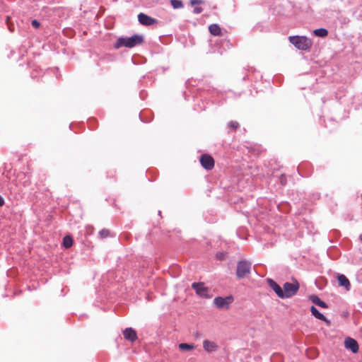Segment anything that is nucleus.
<instances>
[{
	"mask_svg": "<svg viewBox=\"0 0 362 362\" xmlns=\"http://www.w3.org/2000/svg\"><path fill=\"white\" fill-rule=\"evenodd\" d=\"M268 284L278 296V297L280 298H284V290L278 284L272 279H268Z\"/></svg>",
	"mask_w": 362,
	"mask_h": 362,
	"instance_id": "9b49d317",
	"label": "nucleus"
},
{
	"mask_svg": "<svg viewBox=\"0 0 362 362\" xmlns=\"http://www.w3.org/2000/svg\"><path fill=\"white\" fill-rule=\"evenodd\" d=\"M31 24L35 28H38L40 25V22L37 20H33Z\"/></svg>",
	"mask_w": 362,
	"mask_h": 362,
	"instance_id": "393cba45",
	"label": "nucleus"
},
{
	"mask_svg": "<svg viewBox=\"0 0 362 362\" xmlns=\"http://www.w3.org/2000/svg\"><path fill=\"white\" fill-rule=\"evenodd\" d=\"M310 312L317 319L321 320L325 322L327 325H329V320H328L321 313H320L315 306H311Z\"/></svg>",
	"mask_w": 362,
	"mask_h": 362,
	"instance_id": "ddd939ff",
	"label": "nucleus"
},
{
	"mask_svg": "<svg viewBox=\"0 0 362 362\" xmlns=\"http://www.w3.org/2000/svg\"><path fill=\"white\" fill-rule=\"evenodd\" d=\"M8 28H9V30H10L11 31H12V30H11V29H12V27L9 26V27H8Z\"/></svg>",
	"mask_w": 362,
	"mask_h": 362,
	"instance_id": "2f4dec72",
	"label": "nucleus"
},
{
	"mask_svg": "<svg viewBox=\"0 0 362 362\" xmlns=\"http://www.w3.org/2000/svg\"><path fill=\"white\" fill-rule=\"evenodd\" d=\"M203 11V8L201 6H195L194 8V13L196 14L202 13Z\"/></svg>",
	"mask_w": 362,
	"mask_h": 362,
	"instance_id": "a878e982",
	"label": "nucleus"
},
{
	"mask_svg": "<svg viewBox=\"0 0 362 362\" xmlns=\"http://www.w3.org/2000/svg\"><path fill=\"white\" fill-rule=\"evenodd\" d=\"M228 126V128H230L231 130L235 131L237 129L239 128L240 124L236 121H230V122H229Z\"/></svg>",
	"mask_w": 362,
	"mask_h": 362,
	"instance_id": "4be33fe9",
	"label": "nucleus"
},
{
	"mask_svg": "<svg viewBox=\"0 0 362 362\" xmlns=\"http://www.w3.org/2000/svg\"><path fill=\"white\" fill-rule=\"evenodd\" d=\"M310 299L311 301L317 305L318 306L323 308H327V305L322 300H321L317 296L313 295L310 296Z\"/></svg>",
	"mask_w": 362,
	"mask_h": 362,
	"instance_id": "dca6fc26",
	"label": "nucleus"
},
{
	"mask_svg": "<svg viewBox=\"0 0 362 362\" xmlns=\"http://www.w3.org/2000/svg\"><path fill=\"white\" fill-rule=\"evenodd\" d=\"M110 235V230L108 229H102L99 232V237L101 239L106 238Z\"/></svg>",
	"mask_w": 362,
	"mask_h": 362,
	"instance_id": "5701e85b",
	"label": "nucleus"
},
{
	"mask_svg": "<svg viewBox=\"0 0 362 362\" xmlns=\"http://www.w3.org/2000/svg\"><path fill=\"white\" fill-rule=\"evenodd\" d=\"M233 301V298L231 296L226 298L216 297L214 299V304L218 309H228Z\"/></svg>",
	"mask_w": 362,
	"mask_h": 362,
	"instance_id": "39448f33",
	"label": "nucleus"
},
{
	"mask_svg": "<svg viewBox=\"0 0 362 362\" xmlns=\"http://www.w3.org/2000/svg\"><path fill=\"white\" fill-rule=\"evenodd\" d=\"M210 33L214 36H220L221 35V29L218 24H211L209 26Z\"/></svg>",
	"mask_w": 362,
	"mask_h": 362,
	"instance_id": "2eb2a0df",
	"label": "nucleus"
},
{
	"mask_svg": "<svg viewBox=\"0 0 362 362\" xmlns=\"http://www.w3.org/2000/svg\"><path fill=\"white\" fill-rule=\"evenodd\" d=\"M204 4V1L203 0H191L190 1V4L192 6H194V5H197V4Z\"/></svg>",
	"mask_w": 362,
	"mask_h": 362,
	"instance_id": "b1692460",
	"label": "nucleus"
},
{
	"mask_svg": "<svg viewBox=\"0 0 362 362\" xmlns=\"http://www.w3.org/2000/svg\"><path fill=\"white\" fill-rule=\"evenodd\" d=\"M138 20L141 25L146 26L151 25L158 23L156 19L143 13H140L138 15Z\"/></svg>",
	"mask_w": 362,
	"mask_h": 362,
	"instance_id": "1a4fd4ad",
	"label": "nucleus"
},
{
	"mask_svg": "<svg viewBox=\"0 0 362 362\" xmlns=\"http://www.w3.org/2000/svg\"><path fill=\"white\" fill-rule=\"evenodd\" d=\"M280 182L282 185H285L286 184V177L284 175H281L280 177Z\"/></svg>",
	"mask_w": 362,
	"mask_h": 362,
	"instance_id": "bb28decb",
	"label": "nucleus"
},
{
	"mask_svg": "<svg viewBox=\"0 0 362 362\" xmlns=\"http://www.w3.org/2000/svg\"><path fill=\"white\" fill-rule=\"evenodd\" d=\"M73 244V239L71 236L66 235L63 239V245L66 248L70 247Z\"/></svg>",
	"mask_w": 362,
	"mask_h": 362,
	"instance_id": "a211bd4d",
	"label": "nucleus"
},
{
	"mask_svg": "<svg viewBox=\"0 0 362 362\" xmlns=\"http://www.w3.org/2000/svg\"><path fill=\"white\" fill-rule=\"evenodd\" d=\"M249 152L252 153L255 156H259L261 153L263 152V150H262L260 148H255L254 147H248Z\"/></svg>",
	"mask_w": 362,
	"mask_h": 362,
	"instance_id": "412c9836",
	"label": "nucleus"
},
{
	"mask_svg": "<svg viewBox=\"0 0 362 362\" xmlns=\"http://www.w3.org/2000/svg\"><path fill=\"white\" fill-rule=\"evenodd\" d=\"M360 240L362 242V234L360 235Z\"/></svg>",
	"mask_w": 362,
	"mask_h": 362,
	"instance_id": "7c9ffc66",
	"label": "nucleus"
},
{
	"mask_svg": "<svg viewBox=\"0 0 362 362\" xmlns=\"http://www.w3.org/2000/svg\"><path fill=\"white\" fill-rule=\"evenodd\" d=\"M170 4L175 9L181 8L184 6L182 1L180 0H170Z\"/></svg>",
	"mask_w": 362,
	"mask_h": 362,
	"instance_id": "aec40b11",
	"label": "nucleus"
},
{
	"mask_svg": "<svg viewBox=\"0 0 362 362\" xmlns=\"http://www.w3.org/2000/svg\"><path fill=\"white\" fill-rule=\"evenodd\" d=\"M298 289L299 284L298 282H286L283 286L284 298H288L295 296L298 292Z\"/></svg>",
	"mask_w": 362,
	"mask_h": 362,
	"instance_id": "7ed1b4c3",
	"label": "nucleus"
},
{
	"mask_svg": "<svg viewBox=\"0 0 362 362\" xmlns=\"http://www.w3.org/2000/svg\"><path fill=\"white\" fill-rule=\"evenodd\" d=\"M217 257L220 259H223L225 257V255L223 253H221L220 255H217Z\"/></svg>",
	"mask_w": 362,
	"mask_h": 362,
	"instance_id": "cd10ccee",
	"label": "nucleus"
},
{
	"mask_svg": "<svg viewBox=\"0 0 362 362\" xmlns=\"http://www.w3.org/2000/svg\"><path fill=\"white\" fill-rule=\"evenodd\" d=\"M192 287L195 290L197 295L201 297L209 298V289L204 286V283H193Z\"/></svg>",
	"mask_w": 362,
	"mask_h": 362,
	"instance_id": "0eeeda50",
	"label": "nucleus"
},
{
	"mask_svg": "<svg viewBox=\"0 0 362 362\" xmlns=\"http://www.w3.org/2000/svg\"><path fill=\"white\" fill-rule=\"evenodd\" d=\"M4 204V200L2 198L1 196H0V206H3Z\"/></svg>",
	"mask_w": 362,
	"mask_h": 362,
	"instance_id": "c85d7f7f",
	"label": "nucleus"
},
{
	"mask_svg": "<svg viewBox=\"0 0 362 362\" xmlns=\"http://www.w3.org/2000/svg\"><path fill=\"white\" fill-rule=\"evenodd\" d=\"M315 35L317 37H325L327 36L328 31L325 28H318L313 31Z\"/></svg>",
	"mask_w": 362,
	"mask_h": 362,
	"instance_id": "f3484780",
	"label": "nucleus"
},
{
	"mask_svg": "<svg viewBox=\"0 0 362 362\" xmlns=\"http://www.w3.org/2000/svg\"><path fill=\"white\" fill-rule=\"evenodd\" d=\"M203 346H204V349L207 352L214 351L218 348V346L216 345V344L215 342L209 341V340H204L203 341Z\"/></svg>",
	"mask_w": 362,
	"mask_h": 362,
	"instance_id": "4468645a",
	"label": "nucleus"
},
{
	"mask_svg": "<svg viewBox=\"0 0 362 362\" xmlns=\"http://www.w3.org/2000/svg\"><path fill=\"white\" fill-rule=\"evenodd\" d=\"M199 161L202 166L207 170H212L215 165V161L213 157L209 154L206 153L202 154L200 156Z\"/></svg>",
	"mask_w": 362,
	"mask_h": 362,
	"instance_id": "423d86ee",
	"label": "nucleus"
},
{
	"mask_svg": "<svg viewBox=\"0 0 362 362\" xmlns=\"http://www.w3.org/2000/svg\"><path fill=\"white\" fill-rule=\"evenodd\" d=\"M9 19H10V17H9V16H7V17H6V20L7 23H8Z\"/></svg>",
	"mask_w": 362,
	"mask_h": 362,
	"instance_id": "c756f323",
	"label": "nucleus"
},
{
	"mask_svg": "<svg viewBox=\"0 0 362 362\" xmlns=\"http://www.w3.org/2000/svg\"><path fill=\"white\" fill-rule=\"evenodd\" d=\"M179 349L181 351H190L194 349V346L193 344L181 343L179 344Z\"/></svg>",
	"mask_w": 362,
	"mask_h": 362,
	"instance_id": "6ab92c4d",
	"label": "nucleus"
},
{
	"mask_svg": "<svg viewBox=\"0 0 362 362\" xmlns=\"http://www.w3.org/2000/svg\"><path fill=\"white\" fill-rule=\"evenodd\" d=\"M143 40V37L139 35H134L130 37H119L117 40V42L115 45V47L116 49H118L122 47L132 48L137 45L141 44Z\"/></svg>",
	"mask_w": 362,
	"mask_h": 362,
	"instance_id": "f257e3e1",
	"label": "nucleus"
},
{
	"mask_svg": "<svg viewBox=\"0 0 362 362\" xmlns=\"http://www.w3.org/2000/svg\"><path fill=\"white\" fill-rule=\"evenodd\" d=\"M338 283L339 286H344L346 291H349L351 288V284L349 280L344 274H338L337 276Z\"/></svg>",
	"mask_w": 362,
	"mask_h": 362,
	"instance_id": "f8f14e48",
	"label": "nucleus"
},
{
	"mask_svg": "<svg viewBox=\"0 0 362 362\" xmlns=\"http://www.w3.org/2000/svg\"><path fill=\"white\" fill-rule=\"evenodd\" d=\"M344 346L346 349L351 350L352 353L358 352L359 346L357 341L351 337H346L344 340Z\"/></svg>",
	"mask_w": 362,
	"mask_h": 362,
	"instance_id": "6e6552de",
	"label": "nucleus"
},
{
	"mask_svg": "<svg viewBox=\"0 0 362 362\" xmlns=\"http://www.w3.org/2000/svg\"><path fill=\"white\" fill-rule=\"evenodd\" d=\"M288 40L297 49L301 50H308L313 45L312 40L305 36H290Z\"/></svg>",
	"mask_w": 362,
	"mask_h": 362,
	"instance_id": "f03ea898",
	"label": "nucleus"
},
{
	"mask_svg": "<svg viewBox=\"0 0 362 362\" xmlns=\"http://www.w3.org/2000/svg\"><path fill=\"white\" fill-rule=\"evenodd\" d=\"M251 264L245 260L238 262L237 265L236 275L238 279L243 278L245 275L250 274Z\"/></svg>",
	"mask_w": 362,
	"mask_h": 362,
	"instance_id": "20e7f679",
	"label": "nucleus"
},
{
	"mask_svg": "<svg viewBox=\"0 0 362 362\" xmlns=\"http://www.w3.org/2000/svg\"><path fill=\"white\" fill-rule=\"evenodd\" d=\"M123 334L125 339L130 341L132 342H134L137 339L136 332L132 327L125 329L123 331Z\"/></svg>",
	"mask_w": 362,
	"mask_h": 362,
	"instance_id": "9d476101",
	"label": "nucleus"
}]
</instances>
